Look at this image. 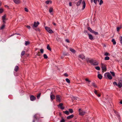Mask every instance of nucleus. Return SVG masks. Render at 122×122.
<instances>
[{
    "label": "nucleus",
    "mask_w": 122,
    "mask_h": 122,
    "mask_svg": "<svg viewBox=\"0 0 122 122\" xmlns=\"http://www.w3.org/2000/svg\"><path fill=\"white\" fill-rule=\"evenodd\" d=\"M3 11V10L2 9H0V13H1Z\"/></svg>",
    "instance_id": "obj_51"
},
{
    "label": "nucleus",
    "mask_w": 122,
    "mask_h": 122,
    "mask_svg": "<svg viewBox=\"0 0 122 122\" xmlns=\"http://www.w3.org/2000/svg\"><path fill=\"white\" fill-rule=\"evenodd\" d=\"M63 112L64 113L66 114L67 115H68L69 114V112L67 111H64Z\"/></svg>",
    "instance_id": "obj_35"
},
{
    "label": "nucleus",
    "mask_w": 122,
    "mask_h": 122,
    "mask_svg": "<svg viewBox=\"0 0 122 122\" xmlns=\"http://www.w3.org/2000/svg\"><path fill=\"white\" fill-rule=\"evenodd\" d=\"M25 11L28 12V10L27 8H25Z\"/></svg>",
    "instance_id": "obj_49"
},
{
    "label": "nucleus",
    "mask_w": 122,
    "mask_h": 122,
    "mask_svg": "<svg viewBox=\"0 0 122 122\" xmlns=\"http://www.w3.org/2000/svg\"><path fill=\"white\" fill-rule=\"evenodd\" d=\"M105 76H107L108 78L110 80L112 79V77L110 74L109 73H106L104 74Z\"/></svg>",
    "instance_id": "obj_3"
},
{
    "label": "nucleus",
    "mask_w": 122,
    "mask_h": 122,
    "mask_svg": "<svg viewBox=\"0 0 122 122\" xmlns=\"http://www.w3.org/2000/svg\"><path fill=\"white\" fill-rule=\"evenodd\" d=\"M98 62L96 61H94L92 65H98Z\"/></svg>",
    "instance_id": "obj_16"
},
{
    "label": "nucleus",
    "mask_w": 122,
    "mask_h": 122,
    "mask_svg": "<svg viewBox=\"0 0 122 122\" xmlns=\"http://www.w3.org/2000/svg\"><path fill=\"white\" fill-rule=\"evenodd\" d=\"M53 24L54 25H56V24L55 23H53Z\"/></svg>",
    "instance_id": "obj_63"
},
{
    "label": "nucleus",
    "mask_w": 122,
    "mask_h": 122,
    "mask_svg": "<svg viewBox=\"0 0 122 122\" xmlns=\"http://www.w3.org/2000/svg\"><path fill=\"white\" fill-rule=\"evenodd\" d=\"M102 68V71H106V68L105 65L103 64H101Z\"/></svg>",
    "instance_id": "obj_7"
},
{
    "label": "nucleus",
    "mask_w": 122,
    "mask_h": 122,
    "mask_svg": "<svg viewBox=\"0 0 122 122\" xmlns=\"http://www.w3.org/2000/svg\"><path fill=\"white\" fill-rule=\"evenodd\" d=\"M41 93H39L38 94L37 96V98L38 99H39L40 97L41 96Z\"/></svg>",
    "instance_id": "obj_43"
},
{
    "label": "nucleus",
    "mask_w": 122,
    "mask_h": 122,
    "mask_svg": "<svg viewBox=\"0 0 122 122\" xmlns=\"http://www.w3.org/2000/svg\"><path fill=\"white\" fill-rule=\"evenodd\" d=\"M61 97L59 95H57L56 96V101L59 102H61Z\"/></svg>",
    "instance_id": "obj_4"
},
{
    "label": "nucleus",
    "mask_w": 122,
    "mask_h": 122,
    "mask_svg": "<svg viewBox=\"0 0 122 122\" xmlns=\"http://www.w3.org/2000/svg\"><path fill=\"white\" fill-rule=\"evenodd\" d=\"M120 103L121 104H122V100H121L120 102Z\"/></svg>",
    "instance_id": "obj_61"
},
{
    "label": "nucleus",
    "mask_w": 122,
    "mask_h": 122,
    "mask_svg": "<svg viewBox=\"0 0 122 122\" xmlns=\"http://www.w3.org/2000/svg\"><path fill=\"white\" fill-rule=\"evenodd\" d=\"M112 41L113 42L114 45H115L116 44V42L114 39H112Z\"/></svg>",
    "instance_id": "obj_25"
},
{
    "label": "nucleus",
    "mask_w": 122,
    "mask_h": 122,
    "mask_svg": "<svg viewBox=\"0 0 122 122\" xmlns=\"http://www.w3.org/2000/svg\"><path fill=\"white\" fill-rule=\"evenodd\" d=\"M120 43L122 44V36H120Z\"/></svg>",
    "instance_id": "obj_44"
},
{
    "label": "nucleus",
    "mask_w": 122,
    "mask_h": 122,
    "mask_svg": "<svg viewBox=\"0 0 122 122\" xmlns=\"http://www.w3.org/2000/svg\"><path fill=\"white\" fill-rule=\"evenodd\" d=\"M100 0H91V3H92L93 1L96 4L97 3V1H98V2H99Z\"/></svg>",
    "instance_id": "obj_18"
},
{
    "label": "nucleus",
    "mask_w": 122,
    "mask_h": 122,
    "mask_svg": "<svg viewBox=\"0 0 122 122\" xmlns=\"http://www.w3.org/2000/svg\"><path fill=\"white\" fill-rule=\"evenodd\" d=\"M36 99V98L34 96L31 95L30 96V100L32 101H33L34 100H35Z\"/></svg>",
    "instance_id": "obj_10"
},
{
    "label": "nucleus",
    "mask_w": 122,
    "mask_h": 122,
    "mask_svg": "<svg viewBox=\"0 0 122 122\" xmlns=\"http://www.w3.org/2000/svg\"><path fill=\"white\" fill-rule=\"evenodd\" d=\"M70 50L71 52L74 53H76V51L75 50L72 48H70Z\"/></svg>",
    "instance_id": "obj_17"
},
{
    "label": "nucleus",
    "mask_w": 122,
    "mask_h": 122,
    "mask_svg": "<svg viewBox=\"0 0 122 122\" xmlns=\"http://www.w3.org/2000/svg\"><path fill=\"white\" fill-rule=\"evenodd\" d=\"M45 28L46 31L49 33L51 34L53 33V31L50 28L46 26L45 27Z\"/></svg>",
    "instance_id": "obj_2"
},
{
    "label": "nucleus",
    "mask_w": 122,
    "mask_h": 122,
    "mask_svg": "<svg viewBox=\"0 0 122 122\" xmlns=\"http://www.w3.org/2000/svg\"><path fill=\"white\" fill-rule=\"evenodd\" d=\"M63 105V104L62 103H61L59 104V105L58 106L60 107V108L62 110H63L64 109V107H63L62 106Z\"/></svg>",
    "instance_id": "obj_13"
},
{
    "label": "nucleus",
    "mask_w": 122,
    "mask_h": 122,
    "mask_svg": "<svg viewBox=\"0 0 122 122\" xmlns=\"http://www.w3.org/2000/svg\"><path fill=\"white\" fill-rule=\"evenodd\" d=\"M72 97V98L74 99H75V100H77V98L76 97Z\"/></svg>",
    "instance_id": "obj_55"
},
{
    "label": "nucleus",
    "mask_w": 122,
    "mask_h": 122,
    "mask_svg": "<svg viewBox=\"0 0 122 122\" xmlns=\"http://www.w3.org/2000/svg\"><path fill=\"white\" fill-rule=\"evenodd\" d=\"M95 69L97 70H100V68L99 66H96L95 67Z\"/></svg>",
    "instance_id": "obj_40"
},
{
    "label": "nucleus",
    "mask_w": 122,
    "mask_h": 122,
    "mask_svg": "<svg viewBox=\"0 0 122 122\" xmlns=\"http://www.w3.org/2000/svg\"><path fill=\"white\" fill-rule=\"evenodd\" d=\"M92 33L95 34V35H97L98 34V33L97 32L93 30L92 32Z\"/></svg>",
    "instance_id": "obj_37"
},
{
    "label": "nucleus",
    "mask_w": 122,
    "mask_h": 122,
    "mask_svg": "<svg viewBox=\"0 0 122 122\" xmlns=\"http://www.w3.org/2000/svg\"><path fill=\"white\" fill-rule=\"evenodd\" d=\"M66 41L67 42H68V43H69V40L68 39H66Z\"/></svg>",
    "instance_id": "obj_56"
},
{
    "label": "nucleus",
    "mask_w": 122,
    "mask_h": 122,
    "mask_svg": "<svg viewBox=\"0 0 122 122\" xmlns=\"http://www.w3.org/2000/svg\"><path fill=\"white\" fill-rule=\"evenodd\" d=\"M117 117L118 119H120V117L119 115H117Z\"/></svg>",
    "instance_id": "obj_58"
},
{
    "label": "nucleus",
    "mask_w": 122,
    "mask_h": 122,
    "mask_svg": "<svg viewBox=\"0 0 122 122\" xmlns=\"http://www.w3.org/2000/svg\"><path fill=\"white\" fill-rule=\"evenodd\" d=\"M117 86L119 88H121L122 87V81L120 80L119 81Z\"/></svg>",
    "instance_id": "obj_8"
},
{
    "label": "nucleus",
    "mask_w": 122,
    "mask_h": 122,
    "mask_svg": "<svg viewBox=\"0 0 122 122\" xmlns=\"http://www.w3.org/2000/svg\"><path fill=\"white\" fill-rule=\"evenodd\" d=\"M6 16L5 15L2 16V19L3 20V21L4 23H5V21L7 20V19L6 18Z\"/></svg>",
    "instance_id": "obj_5"
},
{
    "label": "nucleus",
    "mask_w": 122,
    "mask_h": 122,
    "mask_svg": "<svg viewBox=\"0 0 122 122\" xmlns=\"http://www.w3.org/2000/svg\"><path fill=\"white\" fill-rule=\"evenodd\" d=\"M97 97H100L101 96V95L100 94H98L97 95Z\"/></svg>",
    "instance_id": "obj_59"
},
{
    "label": "nucleus",
    "mask_w": 122,
    "mask_h": 122,
    "mask_svg": "<svg viewBox=\"0 0 122 122\" xmlns=\"http://www.w3.org/2000/svg\"><path fill=\"white\" fill-rule=\"evenodd\" d=\"M94 92L96 95L98 94L97 91L96 90H94Z\"/></svg>",
    "instance_id": "obj_48"
},
{
    "label": "nucleus",
    "mask_w": 122,
    "mask_h": 122,
    "mask_svg": "<svg viewBox=\"0 0 122 122\" xmlns=\"http://www.w3.org/2000/svg\"><path fill=\"white\" fill-rule=\"evenodd\" d=\"M69 112L70 113H72L73 112V111L72 109H69Z\"/></svg>",
    "instance_id": "obj_47"
},
{
    "label": "nucleus",
    "mask_w": 122,
    "mask_h": 122,
    "mask_svg": "<svg viewBox=\"0 0 122 122\" xmlns=\"http://www.w3.org/2000/svg\"><path fill=\"white\" fill-rule=\"evenodd\" d=\"M53 9L52 7H51L50 8L49 11L50 13H51L53 11Z\"/></svg>",
    "instance_id": "obj_31"
},
{
    "label": "nucleus",
    "mask_w": 122,
    "mask_h": 122,
    "mask_svg": "<svg viewBox=\"0 0 122 122\" xmlns=\"http://www.w3.org/2000/svg\"><path fill=\"white\" fill-rule=\"evenodd\" d=\"M46 4H48L50 3L51 4L52 2L51 0H47L46 1Z\"/></svg>",
    "instance_id": "obj_27"
},
{
    "label": "nucleus",
    "mask_w": 122,
    "mask_h": 122,
    "mask_svg": "<svg viewBox=\"0 0 122 122\" xmlns=\"http://www.w3.org/2000/svg\"><path fill=\"white\" fill-rule=\"evenodd\" d=\"M82 0H80L76 4V5L77 6H79L81 4V2L82 1Z\"/></svg>",
    "instance_id": "obj_21"
},
{
    "label": "nucleus",
    "mask_w": 122,
    "mask_h": 122,
    "mask_svg": "<svg viewBox=\"0 0 122 122\" xmlns=\"http://www.w3.org/2000/svg\"><path fill=\"white\" fill-rule=\"evenodd\" d=\"M90 83H89V82H88V83H88V86H90V85H89V84H90Z\"/></svg>",
    "instance_id": "obj_62"
},
{
    "label": "nucleus",
    "mask_w": 122,
    "mask_h": 122,
    "mask_svg": "<svg viewBox=\"0 0 122 122\" xmlns=\"http://www.w3.org/2000/svg\"><path fill=\"white\" fill-rule=\"evenodd\" d=\"M104 55L106 56L110 55V54L108 52H105L104 53Z\"/></svg>",
    "instance_id": "obj_33"
},
{
    "label": "nucleus",
    "mask_w": 122,
    "mask_h": 122,
    "mask_svg": "<svg viewBox=\"0 0 122 122\" xmlns=\"http://www.w3.org/2000/svg\"><path fill=\"white\" fill-rule=\"evenodd\" d=\"M40 51L41 52V53H43L44 52V50L43 49H40Z\"/></svg>",
    "instance_id": "obj_50"
},
{
    "label": "nucleus",
    "mask_w": 122,
    "mask_h": 122,
    "mask_svg": "<svg viewBox=\"0 0 122 122\" xmlns=\"http://www.w3.org/2000/svg\"><path fill=\"white\" fill-rule=\"evenodd\" d=\"M43 57L45 59H47L48 58V56L46 54H44L43 55Z\"/></svg>",
    "instance_id": "obj_38"
},
{
    "label": "nucleus",
    "mask_w": 122,
    "mask_h": 122,
    "mask_svg": "<svg viewBox=\"0 0 122 122\" xmlns=\"http://www.w3.org/2000/svg\"><path fill=\"white\" fill-rule=\"evenodd\" d=\"M103 2L102 0H100V3H99V5H101L103 3Z\"/></svg>",
    "instance_id": "obj_45"
},
{
    "label": "nucleus",
    "mask_w": 122,
    "mask_h": 122,
    "mask_svg": "<svg viewBox=\"0 0 122 122\" xmlns=\"http://www.w3.org/2000/svg\"><path fill=\"white\" fill-rule=\"evenodd\" d=\"M85 80L86 81L88 82L89 83H90L91 82V81L87 78H85Z\"/></svg>",
    "instance_id": "obj_41"
},
{
    "label": "nucleus",
    "mask_w": 122,
    "mask_h": 122,
    "mask_svg": "<svg viewBox=\"0 0 122 122\" xmlns=\"http://www.w3.org/2000/svg\"><path fill=\"white\" fill-rule=\"evenodd\" d=\"M14 2L16 4H19L20 2V0H13Z\"/></svg>",
    "instance_id": "obj_14"
},
{
    "label": "nucleus",
    "mask_w": 122,
    "mask_h": 122,
    "mask_svg": "<svg viewBox=\"0 0 122 122\" xmlns=\"http://www.w3.org/2000/svg\"><path fill=\"white\" fill-rule=\"evenodd\" d=\"M82 4L83 5V8L82 10H84L85 8L86 4L84 1H83L82 2Z\"/></svg>",
    "instance_id": "obj_12"
},
{
    "label": "nucleus",
    "mask_w": 122,
    "mask_h": 122,
    "mask_svg": "<svg viewBox=\"0 0 122 122\" xmlns=\"http://www.w3.org/2000/svg\"><path fill=\"white\" fill-rule=\"evenodd\" d=\"M100 79H101L102 78V75L100 74H98L97 76Z\"/></svg>",
    "instance_id": "obj_24"
},
{
    "label": "nucleus",
    "mask_w": 122,
    "mask_h": 122,
    "mask_svg": "<svg viewBox=\"0 0 122 122\" xmlns=\"http://www.w3.org/2000/svg\"><path fill=\"white\" fill-rule=\"evenodd\" d=\"M25 51H22V52H21V54L22 56H23L25 55Z\"/></svg>",
    "instance_id": "obj_42"
},
{
    "label": "nucleus",
    "mask_w": 122,
    "mask_h": 122,
    "mask_svg": "<svg viewBox=\"0 0 122 122\" xmlns=\"http://www.w3.org/2000/svg\"><path fill=\"white\" fill-rule=\"evenodd\" d=\"M109 59V57L107 56L105 57L104 58V60L106 61L108 60Z\"/></svg>",
    "instance_id": "obj_32"
},
{
    "label": "nucleus",
    "mask_w": 122,
    "mask_h": 122,
    "mask_svg": "<svg viewBox=\"0 0 122 122\" xmlns=\"http://www.w3.org/2000/svg\"><path fill=\"white\" fill-rule=\"evenodd\" d=\"M92 85L95 88H97V86L96 84L95 83L92 82Z\"/></svg>",
    "instance_id": "obj_23"
},
{
    "label": "nucleus",
    "mask_w": 122,
    "mask_h": 122,
    "mask_svg": "<svg viewBox=\"0 0 122 122\" xmlns=\"http://www.w3.org/2000/svg\"><path fill=\"white\" fill-rule=\"evenodd\" d=\"M84 32H86V33H87V31H86V30H85V31H84Z\"/></svg>",
    "instance_id": "obj_64"
},
{
    "label": "nucleus",
    "mask_w": 122,
    "mask_h": 122,
    "mask_svg": "<svg viewBox=\"0 0 122 122\" xmlns=\"http://www.w3.org/2000/svg\"><path fill=\"white\" fill-rule=\"evenodd\" d=\"M79 114L81 116L84 115L86 113V112L82 109H79Z\"/></svg>",
    "instance_id": "obj_1"
},
{
    "label": "nucleus",
    "mask_w": 122,
    "mask_h": 122,
    "mask_svg": "<svg viewBox=\"0 0 122 122\" xmlns=\"http://www.w3.org/2000/svg\"><path fill=\"white\" fill-rule=\"evenodd\" d=\"M39 24V23L38 21H37L36 23L34 22V23L33 25L32 26L33 28H34V27H36L38 26V25Z\"/></svg>",
    "instance_id": "obj_6"
},
{
    "label": "nucleus",
    "mask_w": 122,
    "mask_h": 122,
    "mask_svg": "<svg viewBox=\"0 0 122 122\" xmlns=\"http://www.w3.org/2000/svg\"><path fill=\"white\" fill-rule=\"evenodd\" d=\"M30 42L29 41H25V46H26L30 44Z\"/></svg>",
    "instance_id": "obj_22"
},
{
    "label": "nucleus",
    "mask_w": 122,
    "mask_h": 122,
    "mask_svg": "<svg viewBox=\"0 0 122 122\" xmlns=\"http://www.w3.org/2000/svg\"><path fill=\"white\" fill-rule=\"evenodd\" d=\"M5 24H3L0 27V29L1 30H2L5 27Z\"/></svg>",
    "instance_id": "obj_30"
},
{
    "label": "nucleus",
    "mask_w": 122,
    "mask_h": 122,
    "mask_svg": "<svg viewBox=\"0 0 122 122\" xmlns=\"http://www.w3.org/2000/svg\"><path fill=\"white\" fill-rule=\"evenodd\" d=\"M65 120L64 119H62L60 121V122H65Z\"/></svg>",
    "instance_id": "obj_53"
},
{
    "label": "nucleus",
    "mask_w": 122,
    "mask_h": 122,
    "mask_svg": "<svg viewBox=\"0 0 122 122\" xmlns=\"http://www.w3.org/2000/svg\"><path fill=\"white\" fill-rule=\"evenodd\" d=\"M66 81L68 83H69L70 82V81L69 79L68 78H66Z\"/></svg>",
    "instance_id": "obj_39"
},
{
    "label": "nucleus",
    "mask_w": 122,
    "mask_h": 122,
    "mask_svg": "<svg viewBox=\"0 0 122 122\" xmlns=\"http://www.w3.org/2000/svg\"><path fill=\"white\" fill-rule=\"evenodd\" d=\"M69 4L70 6H71L72 5L71 3L70 2L69 3Z\"/></svg>",
    "instance_id": "obj_60"
},
{
    "label": "nucleus",
    "mask_w": 122,
    "mask_h": 122,
    "mask_svg": "<svg viewBox=\"0 0 122 122\" xmlns=\"http://www.w3.org/2000/svg\"><path fill=\"white\" fill-rule=\"evenodd\" d=\"M110 73L112 74V76L114 77L115 76V73L114 72L111 71H110Z\"/></svg>",
    "instance_id": "obj_36"
},
{
    "label": "nucleus",
    "mask_w": 122,
    "mask_h": 122,
    "mask_svg": "<svg viewBox=\"0 0 122 122\" xmlns=\"http://www.w3.org/2000/svg\"><path fill=\"white\" fill-rule=\"evenodd\" d=\"M64 75L66 76H68V74L66 73H65L64 74Z\"/></svg>",
    "instance_id": "obj_57"
},
{
    "label": "nucleus",
    "mask_w": 122,
    "mask_h": 122,
    "mask_svg": "<svg viewBox=\"0 0 122 122\" xmlns=\"http://www.w3.org/2000/svg\"><path fill=\"white\" fill-rule=\"evenodd\" d=\"M122 27L121 26H120L119 27H117V31H119V30L122 28Z\"/></svg>",
    "instance_id": "obj_29"
},
{
    "label": "nucleus",
    "mask_w": 122,
    "mask_h": 122,
    "mask_svg": "<svg viewBox=\"0 0 122 122\" xmlns=\"http://www.w3.org/2000/svg\"><path fill=\"white\" fill-rule=\"evenodd\" d=\"M52 92L51 93V94L50 95V98L51 99V100L52 101L53 99L55 98V96L54 95L52 94Z\"/></svg>",
    "instance_id": "obj_9"
},
{
    "label": "nucleus",
    "mask_w": 122,
    "mask_h": 122,
    "mask_svg": "<svg viewBox=\"0 0 122 122\" xmlns=\"http://www.w3.org/2000/svg\"><path fill=\"white\" fill-rule=\"evenodd\" d=\"M94 60H93L92 59H91L89 60H87V62H89L91 64V65H92Z\"/></svg>",
    "instance_id": "obj_20"
},
{
    "label": "nucleus",
    "mask_w": 122,
    "mask_h": 122,
    "mask_svg": "<svg viewBox=\"0 0 122 122\" xmlns=\"http://www.w3.org/2000/svg\"><path fill=\"white\" fill-rule=\"evenodd\" d=\"M34 29L36 31H40V30H39V29L38 28H37L36 29H35L34 28Z\"/></svg>",
    "instance_id": "obj_52"
},
{
    "label": "nucleus",
    "mask_w": 122,
    "mask_h": 122,
    "mask_svg": "<svg viewBox=\"0 0 122 122\" xmlns=\"http://www.w3.org/2000/svg\"><path fill=\"white\" fill-rule=\"evenodd\" d=\"M73 117L74 115L72 114L67 116V119H70L72 118Z\"/></svg>",
    "instance_id": "obj_19"
},
{
    "label": "nucleus",
    "mask_w": 122,
    "mask_h": 122,
    "mask_svg": "<svg viewBox=\"0 0 122 122\" xmlns=\"http://www.w3.org/2000/svg\"><path fill=\"white\" fill-rule=\"evenodd\" d=\"M19 69V67L17 66H16L14 69V70L16 72L17 71L18 69Z\"/></svg>",
    "instance_id": "obj_26"
},
{
    "label": "nucleus",
    "mask_w": 122,
    "mask_h": 122,
    "mask_svg": "<svg viewBox=\"0 0 122 122\" xmlns=\"http://www.w3.org/2000/svg\"><path fill=\"white\" fill-rule=\"evenodd\" d=\"M87 29L88 30H89L90 31V32H91L92 33L93 30H92V29L90 27H88L87 28Z\"/></svg>",
    "instance_id": "obj_34"
},
{
    "label": "nucleus",
    "mask_w": 122,
    "mask_h": 122,
    "mask_svg": "<svg viewBox=\"0 0 122 122\" xmlns=\"http://www.w3.org/2000/svg\"><path fill=\"white\" fill-rule=\"evenodd\" d=\"M47 49L48 50L51 51V48H50V46L49 45H48L47 46Z\"/></svg>",
    "instance_id": "obj_28"
},
{
    "label": "nucleus",
    "mask_w": 122,
    "mask_h": 122,
    "mask_svg": "<svg viewBox=\"0 0 122 122\" xmlns=\"http://www.w3.org/2000/svg\"><path fill=\"white\" fill-rule=\"evenodd\" d=\"M113 84L114 85H115L117 86V82H113Z\"/></svg>",
    "instance_id": "obj_46"
},
{
    "label": "nucleus",
    "mask_w": 122,
    "mask_h": 122,
    "mask_svg": "<svg viewBox=\"0 0 122 122\" xmlns=\"http://www.w3.org/2000/svg\"><path fill=\"white\" fill-rule=\"evenodd\" d=\"M88 35L89 38L91 40H92L93 39V36L91 35L89 33H88Z\"/></svg>",
    "instance_id": "obj_15"
},
{
    "label": "nucleus",
    "mask_w": 122,
    "mask_h": 122,
    "mask_svg": "<svg viewBox=\"0 0 122 122\" xmlns=\"http://www.w3.org/2000/svg\"><path fill=\"white\" fill-rule=\"evenodd\" d=\"M78 57L82 60L85 59V56L83 54L79 55L78 56Z\"/></svg>",
    "instance_id": "obj_11"
},
{
    "label": "nucleus",
    "mask_w": 122,
    "mask_h": 122,
    "mask_svg": "<svg viewBox=\"0 0 122 122\" xmlns=\"http://www.w3.org/2000/svg\"><path fill=\"white\" fill-rule=\"evenodd\" d=\"M26 27L29 29H30V27L29 25H27L26 26Z\"/></svg>",
    "instance_id": "obj_54"
}]
</instances>
